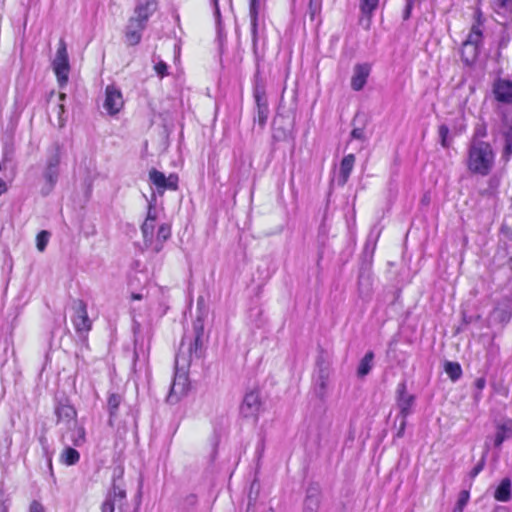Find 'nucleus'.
Listing matches in <instances>:
<instances>
[{
    "instance_id": "393cba45",
    "label": "nucleus",
    "mask_w": 512,
    "mask_h": 512,
    "mask_svg": "<svg viewBox=\"0 0 512 512\" xmlns=\"http://www.w3.org/2000/svg\"><path fill=\"white\" fill-rule=\"evenodd\" d=\"M503 156L508 160L512 156V122L503 131Z\"/></svg>"
},
{
    "instance_id": "c756f323",
    "label": "nucleus",
    "mask_w": 512,
    "mask_h": 512,
    "mask_svg": "<svg viewBox=\"0 0 512 512\" xmlns=\"http://www.w3.org/2000/svg\"><path fill=\"white\" fill-rule=\"evenodd\" d=\"M155 222H151L149 220L144 221V223L141 226V232L144 239L152 238L154 234V225Z\"/></svg>"
},
{
    "instance_id": "aec40b11",
    "label": "nucleus",
    "mask_w": 512,
    "mask_h": 512,
    "mask_svg": "<svg viewBox=\"0 0 512 512\" xmlns=\"http://www.w3.org/2000/svg\"><path fill=\"white\" fill-rule=\"evenodd\" d=\"M59 461L66 466L76 465L80 461V453L73 447H65L60 453Z\"/></svg>"
},
{
    "instance_id": "412c9836",
    "label": "nucleus",
    "mask_w": 512,
    "mask_h": 512,
    "mask_svg": "<svg viewBox=\"0 0 512 512\" xmlns=\"http://www.w3.org/2000/svg\"><path fill=\"white\" fill-rule=\"evenodd\" d=\"M70 442L75 447H80L86 442V431L82 425L74 424L73 428L68 431Z\"/></svg>"
},
{
    "instance_id": "1a4fd4ad",
    "label": "nucleus",
    "mask_w": 512,
    "mask_h": 512,
    "mask_svg": "<svg viewBox=\"0 0 512 512\" xmlns=\"http://www.w3.org/2000/svg\"><path fill=\"white\" fill-rule=\"evenodd\" d=\"M158 0H145L136 4L133 15L130 17L134 21L147 27L149 19L158 10Z\"/></svg>"
},
{
    "instance_id": "c03bdc74",
    "label": "nucleus",
    "mask_w": 512,
    "mask_h": 512,
    "mask_svg": "<svg viewBox=\"0 0 512 512\" xmlns=\"http://www.w3.org/2000/svg\"><path fill=\"white\" fill-rule=\"evenodd\" d=\"M7 191V185L3 179L0 178V196Z\"/></svg>"
},
{
    "instance_id": "4468645a",
    "label": "nucleus",
    "mask_w": 512,
    "mask_h": 512,
    "mask_svg": "<svg viewBox=\"0 0 512 512\" xmlns=\"http://www.w3.org/2000/svg\"><path fill=\"white\" fill-rule=\"evenodd\" d=\"M189 390L188 377L185 374L176 375L171 384L168 399L170 401L178 400L181 396L185 395Z\"/></svg>"
},
{
    "instance_id": "49530a36",
    "label": "nucleus",
    "mask_w": 512,
    "mask_h": 512,
    "mask_svg": "<svg viewBox=\"0 0 512 512\" xmlns=\"http://www.w3.org/2000/svg\"><path fill=\"white\" fill-rule=\"evenodd\" d=\"M62 113H64V105L60 104L59 105V114H62Z\"/></svg>"
},
{
    "instance_id": "37998d69",
    "label": "nucleus",
    "mask_w": 512,
    "mask_h": 512,
    "mask_svg": "<svg viewBox=\"0 0 512 512\" xmlns=\"http://www.w3.org/2000/svg\"><path fill=\"white\" fill-rule=\"evenodd\" d=\"M252 23H253V27L256 28L257 26V11L256 9L253 7L252 8Z\"/></svg>"
},
{
    "instance_id": "8fccbe9b",
    "label": "nucleus",
    "mask_w": 512,
    "mask_h": 512,
    "mask_svg": "<svg viewBox=\"0 0 512 512\" xmlns=\"http://www.w3.org/2000/svg\"><path fill=\"white\" fill-rule=\"evenodd\" d=\"M404 425H405V424L403 423V424H402V427H401V429H400V431L398 432V435H401V434L403 433Z\"/></svg>"
},
{
    "instance_id": "a878e982",
    "label": "nucleus",
    "mask_w": 512,
    "mask_h": 512,
    "mask_svg": "<svg viewBox=\"0 0 512 512\" xmlns=\"http://www.w3.org/2000/svg\"><path fill=\"white\" fill-rule=\"evenodd\" d=\"M510 429L507 428L505 425H500L497 428L495 440H494V446L500 447L502 443L509 437Z\"/></svg>"
},
{
    "instance_id": "20e7f679",
    "label": "nucleus",
    "mask_w": 512,
    "mask_h": 512,
    "mask_svg": "<svg viewBox=\"0 0 512 512\" xmlns=\"http://www.w3.org/2000/svg\"><path fill=\"white\" fill-rule=\"evenodd\" d=\"M73 311L71 321L76 333L87 335L92 330V321L89 319L86 303L81 299L75 300Z\"/></svg>"
},
{
    "instance_id": "f8f14e48",
    "label": "nucleus",
    "mask_w": 512,
    "mask_h": 512,
    "mask_svg": "<svg viewBox=\"0 0 512 512\" xmlns=\"http://www.w3.org/2000/svg\"><path fill=\"white\" fill-rule=\"evenodd\" d=\"M414 401L415 397L407 393L406 383H399L397 386V405L404 419L410 414Z\"/></svg>"
},
{
    "instance_id": "39448f33",
    "label": "nucleus",
    "mask_w": 512,
    "mask_h": 512,
    "mask_svg": "<svg viewBox=\"0 0 512 512\" xmlns=\"http://www.w3.org/2000/svg\"><path fill=\"white\" fill-rule=\"evenodd\" d=\"M253 98L256 104L257 114L255 121L261 129H264L269 116V106L266 96V89L262 83H256L253 88Z\"/></svg>"
},
{
    "instance_id": "2f4dec72",
    "label": "nucleus",
    "mask_w": 512,
    "mask_h": 512,
    "mask_svg": "<svg viewBox=\"0 0 512 512\" xmlns=\"http://www.w3.org/2000/svg\"><path fill=\"white\" fill-rule=\"evenodd\" d=\"M321 4V0H309V15L311 20H314L316 15L320 13Z\"/></svg>"
},
{
    "instance_id": "423d86ee",
    "label": "nucleus",
    "mask_w": 512,
    "mask_h": 512,
    "mask_svg": "<svg viewBox=\"0 0 512 512\" xmlns=\"http://www.w3.org/2000/svg\"><path fill=\"white\" fill-rule=\"evenodd\" d=\"M104 109L111 116L118 114L124 107L123 94L115 85H107L105 88Z\"/></svg>"
},
{
    "instance_id": "79ce46f5",
    "label": "nucleus",
    "mask_w": 512,
    "mask_h": 512,
    "mask_svg": "<svg viewBox=\"0 0 512 512\" xmlns=\"http://www.w3.org/2000/svg\"><path fill=\"white\" fill-rule=\"evenodd\" d=\"M489 186L493 189V191H496L499 186V180L497 178H491L489 180Z\"/></svg>"
},
{
    "instance_id": "ddd939ff",
    "label": "nucleus",
    "mask_w": 512,
    "mask_h": 512,
    "mask_svg": "<svg viewBox=\"0 0 512 512\" xmlns=\"http://www.w3.org/2000/svg\"><path fill=\"white\" fill-rule=\"evenodd\" d=\"M371 72V66L367 63L357 64L354 67V74L351 78V88L360 91L364 88Z\"/></svg>"
},
{
    "instance_id": "a18cd8bd",
    "label": "nucleus",
    "mask_w": 512,
    "mask_h": 512,
    "mask_svg": "<svg viewBox=\"0 0 512 512\" xmlns=\"http://www.w3.org/2000/svg\"><path fill=\"white\" fill-rule=\"evenodd\" d=\"M142 299H143V295L140 293H132L131 294V300H133V301H138V300H142Z\"/></svg>"
},
{
    "instance_id": "f257e3e1",
    "label": "nucleus",
    "mask_w": 512,
    "mask_h": 512,
    "mask_svg": "<svg viewBox=\"0 0 512 512\" xmlns=\"http://www.w3.org/2000/svg\"><path fill=\"white\" fill-rule=\"evenodd\" d=\"M123 475V467L114 469L112 487L101 505V512H138L137 506L127 499Z\"/></svg>"
},
{
    "instance_id": "4be33fe9",
    "label": "nucleus",
    "mask_w": 512,
    "mask_h": 512,
    "mask_svg": "<svg viewBox=\"0 0 512 512\" xmlns=\"http://www.w3.org/2000/svg\"><path fill=\"white\" fill-rule=\"evenodd\" d=\"M494 498L500 502H507L511 498V481L504 478L494 492Z\"/></svg>"
},
{
    "instance_id": "c85d7f7f",
    "label": "nucleus",
    "mask_w": 512,
    "mask_h": 512,
    "mask_svg": "<svg viewBox=\"0 0 512 512\" xmlns=\"http://www.w3.org/2000/svg\"><path fill=\"white\" fill-rule=\"evenodd\" d=\"M49 232L42 230L37 234L36 237V245L39 251H44L49 240Z\"/></svg>"
},
{
    "instance_id": "b1692460",
    "label": "nucleus",
    "mask_w": 512,
    "mask_h": 512,
    "mask_svg": "<svg viewBox=\"0 0 512 512\" xmlns=\"http://www.w3.org/2000/svg\"><path fill=\"white\" fill-rule=\"evenodd\" d=\"M444 370L451 381L455 382L462 376V368L458 362L447 361L444 365Z\"/></svg>"
},
{
    "instance_id": "f704fd0d",
    "label": "nucleus",
    "mask_w": 512,
    "mask_h": 512,
    "mask_svg": "<svg viewBox=\"0 0 512 512\" xmlns=\"http://www.w3.org/2000/svg\"><path fill=\"white\" fill-rule=\"evenodd\" d=\"M154 70L156 71V73L161 77L163 78L164 76H166L168 74L167 70H168V67H167V64L163 61H159L155 66H154Z\"/></svg>"
},
{
    "instance_id": "603ef678",
    "label": "nucleus",
    "mask_w": 512,
    "mask_h": 512,
    "mask_svg": "<svg viewBox=\"0 0 512 512\" xmlns=\"http://www.w3.org/2000/svg\"><path fill=\"white\" fill-rule=\"evenodd\" d=\"M509 262H511V263H512V255H511V256H510V258H509Z\"/></svg>"
},
{
    "instance_id": "5701e85b",
    "label": "nucleus",
    "mask_w": 512,
    "mask_h": 512,
    "mask_svg": "<svg viewBox=\"0 0 512 512\" xmlns=\"http://www.w3.org/2000/svg\"><path fill=\"white\" fill-rule=\"evenodd\" d=\"M373 359H374L373 351H368L364 355V357L361 359V361L359 363L358 370H357V374L359 377H364L367 374H369V372L372 369Z\"/></svg>"
},
{
    "instance_id": "6e6552de",
    "label": "nucleus",
    "mask_w": 512,
    "mask_h": 512,
    "mask_svg": "<svg viewBox=\"0 0 512 512\" xmlns=\"http://www.w3.org/2000/svg\"><path fill=\"white\" fill-rule=\"evenodd\" d=\"M494 100L502 105H512V80L496 78L491 89Z\"/></svg>"
},
{
    "instance_id": "72a5a7b5",
    "label": "nucleus",
    "mask_w": 512,
    "mask_h": 512,
    "mask_svg": "<svg viewBox=\"0 0 512 512\" xmlns=\"http://www.w3.org/2000/svg\"><path fill=\"white\" fill-rule=\"evenodd\" d=\"M469 497H470V495H469L468 491H466V490L461 491L459 494V498L457 500L456 506L464 509V507L467 505V503L469 501Z\"/></svg>"
},
{
    "instance_id": "3c124183",
    "label": "nucleus",
    "mask_w": 512,
    "mask_h": 512,
    "mask_svg": "<svg viewBox=\"0 0 512 512\" xmlns=\"http://www.w3.org/2000/svg\"><path fill=\"white\" fill-rule=\"evenodd\" d=\"M510 207L512 209V197L510 198Z\"/></svg>"
},
{
    "instance_id": "7ed1b4c3",
    "label": "nucleus",
    "mask_w": 512,
    "mask_h": 512,
    "mask_svg": "<svg viewBox=\"0 0 512 512\" xmlns=\"http://www.w3.org/2000/svg\"><path fill=\"white\" fill-rule=\"evenodd\" d=\"M473 20L474 22L461 48V57L466 64H472L477 59L483 43L486 19L481 8L477 7L475 9Z\"/></svg>"
},
{
    "instance_id": "58836bf2",
    "label": "nucleus",
    "mask_w": 512,
    "mask_h": 512,
    "mask_svg": "<svg viewBox=\"0 0 512 512\" xmlns=\"http://www.w3.org/2000/svg\"><path fill=\"white\" fill-rule=\"evenodd\" d=\"M156 211L155 209L150 205L149 206V209H148V213H147V217H146V220H149L151 222H155L156 221Z\"/></svg>"
},
{
    "instance_id": "2eb2a0df",
    "label": "nucleus",
    "mask_w": 512,
    "mask_h": 512,
    "mask_svg": "<svg viewBox=\"0 0 512 512\" xmlns=\"http://www.w3.org/2000/svg\"><path fill=\"white\" fill-rule=\"evenodd\" d=\"M355 160L356 158L354 154H348L342 158L340 162L338 178V182L340 185L343 186L348 182L350 174L355 165Z\"/></svg>"
},
{
    "instance_id": "de8ad7c7",
    "label": "nucleus",
    "mask_w": 512,
    "mask_h": 512,
    "mask_svg": "<svg viewBox=\"0 0 512 512\" xmlns=\"http://www.w3.org/2000/svg\"><path fill=\"white\" fill-rule=\"evenodd\" d=\"M463 510L464 509L455 506L454 509H453V512H463Z\"/></svg>"
},
{
    "instance_id": "bb28decb",
    "label": "nucleus",
    "mask_w": 512,
    "mask_h": 512,
    "mask_svg": "<svg viewBox=\"0 0 512 512\" xmlns=\"http://www.w3.org/2000/svg\"><path fill=\"white\" fill-rule=\"evenodd\" d=\"M54 61L69 62L67 46L64 39L59 40L57 53Z\"/></svg>"
},
{
    "instance_id": "f3484780",
    "label": "nucleus",
    "mask_w": 512,
    "mask_h": 512,
    "mask_svg": "<svg viewBox=\"0 0 512 512\" xmlns=\"http://www.w3.org/2000/svg\"><path fill=\"white\" fill-rule=\"evenodd\" d=\"M122 402V397L117 393H111L107 399V407L109 412L108 425L114 426L115 419L118 416V409Z\"/></svg>"
},
{
    "instance_id": "6ab92c4d",
    "label": "nucleus",
    "mask_w": 512,
    "mask_h": 512,
    "mask_svg": "<svg viewBox=\"0 0 512 512\" xmlns=\"http://www.w3.org/2000/svg\"><path fill=\"white\" fill-rule=\"evenodd\" d=\"M380 0H360L359 8L363 18L367 21L369 27L374 15V12L379 6Z\"/></svg>"
},
{
    "instance_id": "9b49d317",
    "label": "nucleus",
    "mask_w": 512,
    "mask_h": 512,
    "mask_svg": "<svg viewBox=\"0 0 512 512\" xmlns=\"http://www.w3.org/2000/svg\"><path fill=\"white\" fill-rule=\"evenodd\" d=\"M147 27L134 21L129 17L123 30V38L126 46L135 47L139 45L143 38V32Z\"/></svg>"
},
{
    "instance_id": "9d476101",
    "label": "nucleus",
    "mask_w": 512,
    "mask_h": 512,
    "mask_svg": "<svg viewBox=\"0 0 512 512\" xmlns=\"http://www.w3.org/2000/svg\"><path fill=\"white\" fill-rule=\"evenodd\" d=\"M261 399L258 391L248 392L240 406V413L244 418H253L258 420V415L261 409Z\"/></svg>"
},
{
    "instance_id": "c9c22d12",
    "label": "nucleus",
    "mask_w": 512,
    "mask_h": 512,
    "mask_svg": "<svg viewBox=\"0 0 512 512\" xmlns=\"http://www.w3.org/2000/svg\"><path fill=\"white\" fill-rule=\"evenodd\" d=\"M485 466V458L483 457L476 465L475 467L470 471V477L471 479H474L483 469Z\"/></svg>"
},
{
    "instance_id": "f03ea898",
    "label": "nucleus",
    "mask_w": 512,
    "mask_h": 512,
    "mask_svg": "<svg viewBox=\"0 0 512 512\" xmlns=\"http://www.w3.org/2000/svg\"><path fill=\"white\" fill-rule=\"evenodd\" d=\"M495 162V154L490 143L473 140L468 149L467 169L481 176L488 175Z\"/></svg>"
},
{
    "instance_id": "7c9ffc66",
    "label": "nucleus",
    "mask_w": 512,
    "mask_h": 512,
    "mask_svg": "<svg viewBox=\"0 0 512 512\" xmlns=\"http://www.w3.org/2000/svg\"><path fill=\"white\" fill-rule=\"evenodd\" d=\"M170 237H171V225L167 224V223H163L158 228L157 238H158V240L166 241Z\"/></svg>"
},
{
    "instance_id": "ea45409f",
    "label": "nucleus",
    "mask_w": 512,
    "mask_h": 512,
    "mask_svg": "<svg viewBox=\"0 0 512 512\" xmlns=\"http://www.w3.org/2000/svg\"><path fill=\"white\" fill-rule=\"evenodd\" d=\"M474 384H475V387L481 392L485 388L486 380H485V378L480 377L475 380Z\"/></svg>"
},
{
    "instance_id": "a211bd4d",
    "label": "nucleus",
    "mask_w": 512,
    "mask_h": 512,
    "mask_svg": "<svg viewBox=\"0 0 512 512\" xmlns=\"http://www.w3.org/2000/svg\"><path fill=\"white\" fill-rule=\"evenodd\" d=\"M53 70L60 87H64L68 82L70 71L69 62L53 61Z\"/></svg>"
},
{
    "instance_id": "4c0bfd02",
    "label": "nucleus",
    "mask_w": 512,
    "mask_h": 512,
    "mask_svg": "<svg viewBox=\"0 0 512 512\" xmlns=\"http://www.w3.org/2000/svg\"><path fill=\"white\" fill-rule=\"evenodd\" d=\"M351 137L358 140L364 139V131L362 128H354L351 132Z\"/></svg>"
},
{
    "instance_id": "e433bc0d",
    "label": "nucleus",
    "mask_w": 512,
    "mask_h": 512,
    "mask_svg": "<svg viewBox=\"0 0 512 512\" xmlns=\"http://www.w3.org/2000/svg\"><path fill=\"white\" fill-rule=\"evenodd\" d=\"M29 512H46L44 506L37 500H33L29 505Z\"/></svg>"
},
{
    "instance_id": "cd10ccee",
    "label": "nucleus",
    "mask_w": 512,
    "mask_h": 512,
    "mask_svg": "<svg viewBox=\"0 0 512 512\" xmlns=\"http://www.w3.org/2000/svg\"><path fill=\"white\" fill-rule=\"evenodd\" d=\"M438 134L440 138V144L443 148H448L450 143L448 141L449 136V128L447 125L442 124L438 127Z\"/></svg>"
},
{
    "instance_id": "09e8293b",
    "label": "nucleus",
    "mask_w": 512,
    "mask_h": 512,
    "mask_svg": "<svg viewBox=\"0 0 512 512\" xmlns=\"http://www.w3.org/2000/svg\"><path fill=\"white\" fill-rule=\"evenodd\" d=\"M59 98H60V100L63 101L66 98V94L65 93H60L59 94Z\"/></svg>"
},
{
    "instance_id": "0eeeda50",
    "label": "nucleus",
    "mask_w": 512,
    "mask_h": 512,
    "mask_svg": "<svg viewBox=\"0 0 512 512\" xmlns=\"http://www.w3.org/2000/svg\"><path fill=\"white\" fill-rule=\"evenodd\" d=\"M149 179L160 193L165 190L177 191L179 188V177L176 173H171L166 177L161 171L152 168L149 171Z\"/></svg>"
},
{
    "instance_id": "a19ab883",
    "label": "nucleus",
    "mask_w": 512,
    "mask_h": 512,
    "mask_svg": "<svg viewBox=\"0 0 512 512\" xmlns=\"http://www.w3.org/2000/svg\"><path fill=\"white\" fill-rule=\"evenodd\" d=\"M512 3V0H497L496 5L499 9H505Z\"/></svg>"
},
{
    "instance_id": "dca6fc26",
    "label": "nucleus",
    "mask_w": 512,
    "mask_h": 512,
    "mask_svg": "<svg viewBox=\"0 0 512 512\" xmlns=\"http://www.w3.org/2000/svg\"><path fill=\"white\" fill-rule=\"evenodd\" d=\"M55 414L58 422H70L73 421L74 424L77 423V411L70 404H60L55 409Z\"/></svg>"
},
{
    "instance_id": "473e14b6",
    "label": "nucleus",
    "mask_w": 512,
    "mask_h": 512,
    "mask_svg": "<svg viewBox=\"0 0 512 512\" xmlns=\"http://www.w3.org/2000/svg\"><path fill=\"white\" fill-rule=\"evenodd\" d=\"M195 332H196V335H195V341H194V346H195V351L198 349V347H200L202 345V337H203V332H204V328H203V325L202 324H199L198 326H195Z\"/></svg>"
}]
</instances>
